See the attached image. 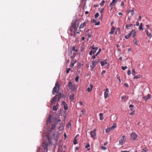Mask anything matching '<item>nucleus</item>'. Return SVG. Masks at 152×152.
Masks as SVG:
<instances>
[{
	"label": "nucleus",
	"mask_w": 152,
	"mask_h": 152,
	"mask_svg": "<svg viewBox=\"0 0 152 152\" xmlns=\"http://www.w3.org/2000/svg\"><path fill=\"white\" fill-rule=\"evenodd\" d=\"M104 1L103 0L100 3V4L101 6H102L104 4Z\"/></svg>",
	"instance_id": "nucleus-44"
},
{
	"label": "nucleus",
	"mask_w": 152,
	"mask_h": 152,
	"mask_svg": "<svg viewBox=\"0 0 152 152\" xmlns=\"http://www.w3.org/2000/svg\"><path fill=\"white\" fill-rule=\"evenodd\" d=\"M126 139L125 136L124 135L122 136L119 141V143L121 145H123L125 142Z\"/></svg>",
	"instance_id": "nucleus-7"
},
{
	"label": "nucleus",
	"mask_w": 152,
	"mask_h": 152,
	"mask_svg": "<svg viewBox=\"0 0 152 152\" xmlns=\"http://www.w3.org/2000/svg\"><path fill=\"white\" fill-rule=\"evenodd\" d=\"M58 109V107H57V106H54L53 107L52 110L53 111H56Z\"/></svg>",
	"instance_id": "nucleus-25"
},
{
	"label": "nucleus",
	"mask_w": 152,
	"mask_h": 152,
	"mask_svg": "<svg viewBox=\"0 0 152 152\" xmlns=\"http://www.w3.org/2000/svg\"><path fill=\"white\" fill-rule=\"evenodd\" d=\"M60 87L58 85V82L56 83L55 87L53 88V94H55V93H58V91Z\"/></svg>",
	"instance_id": "nucleus-3"
},
{
	"label": "nucleus",
	"mask_w": 152,
	"mask_h": 152,
	"mask_svg": "<svg viewBox=\"0 0 152 152\" xmlns=\"http://www.w3.org/2000/svg\"><path fill=\"white\" fill-rule=\"evenodd\" d=\"M75 54L74 53L73 54V56H72L71 57V58L72 59H74L75 58Z\"/></svg>",
	"instance_id": "nucleus-50"
},
{
	"label": "nucleus",
	"mask_w": 152,
	"mask_h": 152,
	"mask_svg": "<svg viewBox=\"0 0 152 152\" xmlns=\"http://www.w3.org/2000/svg\"><path fill=\"white\" fill-rule=\"evenodd\" d=\"M101 149L102 150H105L107 149V148L106 147H104V146H102L101 148Z\"/></svg>",
	"instance_id": "nucleus-40"
},
{
	"label": "nucleus",
	"mask_w": 152,
	"mask_h": 152,
	"mask_svg": "<svg viewBox=\"0 0 152 152\" xmlns=\"http://www.w3.org/2000/svg\"><path fill=\"white\" fill-rule=\"evenodd\" d=\"M73 143H74V144H75V145L77 144V141L76 140V138H74V141H73Z\"/></svg>",
	"instance_id": "nucleus-34"
},
{
	"label": "nucleus",
	"mask_w": 152,
	"mask_h": 152,
	"mask_svg": "<svg viewBox=\"0 0 152 152\" xmlns=\"http://www.w3.org/2000/svg\"><path fill=\"white\" fill-rule=\"evenodd\" d=\"M130 13L131 15L133 16L134 14V10H132L130 11Z\"/></svg>",
	"instance_id": "nucleus-33"
},
{
	"label": "nucleus",
	"mask_w": 152,
	"mask_h": 152,
	"mask_svg": "<svg viewBox=\"0 0 152 152\" xmlns=\"http://www.w3.org/2000/svg\"><path fill=\"white\" fill-rule=\"evenodd\" d=\"M72 50L74 51H75L77 52L78 51V50L77 49H76L75 46H74L72 48Z\"/></svg>",
	"instance_id": "nucleus-32"
},
{
	"label": "nucleus",
	"mask_w": 152,
	"mask_h": 152,
	"mask_svg": "<svg viewBox=\"0 0 152 152\" xmlns=\"http://www.w3.org/2000/svg\"><path fill=\"white\" fill-rule=\"evenodd\" d=\"M61 98V94L59 93L58 94L54 96L52 100L51 101V104L53 103H55L58 99V101H59Z\"/></svg>",
	"instance_id": "nucleus-2"
},
{
	"label": "nucleus",
	"mask_w": 152,
	"mask_h": 152,
	"mask_svg": "<svg viewBox=\"0 0 152 152\" xmlns=\"http://www.w3.org/2000/svg\"><path fill=\"white\" fill-rule=\"evenodd\" d=\"M147 97L148 99H150L151 98V95L150 94H148Z\"/></svg>",
	"instance_id": "nucleus-47"
},
{
	"label": "nucleus",
	"mask_w": 152,
	"mask_h": 152,
	"mask_svg": "<svg viewBox=\"0 0 152 152\" xmlns=\"http://www.w3.org/2000/svg\"><path fill=\"white\" fill-rule=\"evenodd\" d=\"M99 62V60H94L92 61V66H93V68H94V67L96 66Z\"/></svg>",
	"instance_id": "nucleus-9"
},
{
	"label": "nucleus",
	"mask_w": 152,
	"mask_h": 152,
	"mask_svg": "<svg viewBox=\"0 0 152 152\" xmlns=\"http://www.w3.org/2000/svg\"><path fill=\"white\" fill-rule=\"evenodd\" d=\"M142 151H143L146 152L148 151V149L146 148H144L142 150Z\"/></svg>",
	"instance_id": "nucleus-48"
},
{
	"label": "nucleus",
	"mask_w": 152,
	"mask_h": 152,
	"mask_svg": "<svg viewBox=\"0 0 152 152\" xmlns=\"http://www.w3.org/2000/svg\"><path fill=\"white\" fill-rule=\"evenodd\" d=\"M135 72L134 69H132V74L134 76H135Z\"/></svg>",
	"instance_id": "nucleus-37"
},
{
	"label": "nucleus",
	"mask_w": 152,
	"mask_h": 152,
	"mask_svg": "<svg viewBox=\"0 0 152 152\" xmlns=\"http://www.w3.org/2000/svg\"><path fill=\"white\" fill-rule=\"evenodd\" d=\"M126 95L124 96L121 98V100H124L125 99H126Z\"/></svg>",
	"instance_id": "nucleus-38"
},
{
	"label": "nucleus",
	"mask_w": 152,
	"mask_h": 152,
	"mask_svg": "<svg viewBox=\"0 0 152 152\" xmlns=\"http://www.w3.org/2000/svg\"><path fill=\"white\" fill-rule=\"evenodd\" d=\"M90 146V144H89V143H88L87 144L86 146H85V148H89Z\"/></svg>",
	"instance_id": "nucleus-42"
},
{
	"label": "nucleus",
	"mask_w": 152,
	"mask_h": 152,
	"mask_svg": "<svg viewBox=\"0 0 152 152\" xmlns=\"http://www.w3.org/2000/svg\"><path fill=\"white\" fill-rule=\"evenodd\" d=\"M70 70H71V69L69 68L66 69V73L67 74L68 73Z\"/></svg>",
	"instance_id": "nucleus-41"
},
{
	"label": "nucleus",
	"mask_w": 152,
	"mask_h": 152,
	"mask_svg": "<svg viewBox=\"0 0 152 152\" xmlns=\"http://www.w3.org/2000/svg\"><path fill=\"white\" fill-rule=\"evenodd\" d=\"M79 77L78 76L75 78V80L77 83L78 82Z\"/></svg>",
	"instance_id": "nucleus-39"
},
{
	"label": "nucleus",
	"mask_w": 152,
	"mask_h": 152,
	"mask_svg": "<svg viewBox=\"0 0 152 152\" xmlns=\"http://www.w3.org/2000/svg\"><path fill=\"white\" fill-rule=\"evenodd\" d=\"M120 29L119 28H118L117 29H116V31H118V32H119L120 31Z\"/></svg>",
	"instance_id": "nucleus-53"
},
{
	"label": "nucleus",
	"mask_w": 152,
	"mask_h": 152,
	"mask_svg": "<svg viewBox=\"0 0 152 152\" xmlns=\"http://www.w3.org/2000/svg\"><path fill=\"white\" fill-rule=\"evenodd\" d=\"M51 115H49L48 118L47 119L46 121L47 124H50L51 123Z\"/></svg>",
	"instance_id": "nucleus-14"
},
{
	"label": "nucleus",
	"mask_w": 152,
	"mask_h": 152,
	"mask_svg": "<svg viewBox=\"0 0 152 152\" xmlns=\"http://www.w3.org/2000/svg\"><path fill=\"white\" fill-rule=\"evenodd\" d=\"M74 94H72L70 95V98L71 99L72 101H73L74 99Z\"/></svg>",
	"instance_id": "nucleus-26"
},
{
	"label": "nucleus",
	"mask_w": 152,
	"mask_h": 152,
	"mask_svg": "<svg viewBox=\"0 0 152 152\" xmlns=\"http://www.w3.org/2000/svg\"><path fill=\"white\" fill-rule=\"evenodd\" d=\"M145 31L146 32V34L148 37L149 38H151L152 36L151 34L150 33H149L148 30L147 29H145Z\"/></svg>",
	"instance_id": "nucleus-11"
},
{
	"label": "nucleus",
	"mask_w": 152,
	"mask_h": 152,
	"mask_svg": "<svg viewBox=\"0 0 152 152\" xmlns=\"http://www.w3.org/2000/svg\"><path fill=\"white\" fill-rule=\"evenodd\" d=\"M143 99L145 100L146 101H147V99H148V98H147V97L146 96H144L143 97Z\"/></svg>",
	"instance_id": "nucleus-49"
},
{
	"label": "nucleus",
	"mask_w": 152,
	"mask_h": 152,
	"mask_svg": "<svg viewBox=\"0 0 152 152\" xmlns=\"http://www.w3.org/2000/svg\"><path fill=\"white\" fill-rule=\"evenodd\" d=\"M103 8L101 9H100V12L101 13V18H102V12L103 11Z\"/></svg>",
	"instance_id": "nucleus-28"
},
{
	"label": "nucleus",
	"mask_w": 152,
	"mask_h": 152,
	"mask_svg": "<svg viewBox=\"0 0 152 152\" xmlns=\"http://www.w3.org/2000/svg\"><path fill=\"white\" fill-rule=\"evenodd\" d=\"M62 104H63L64 106V108L65 110H67L68 109V106L67 104L65 103V102L63 101L62 102Z\"/></svg>",
	"instance_id": "nucleus-12"
},
{
	"label": "nucleus",
	"mask_w": 152,
	"mask_h": 152,
	"mask_svg": "<svg viewBox=\"0 0 152 152\" xmlns=\"http://www.w3.org/2000/svg\"><path fill=\"white\" fill-rule=\"evenodd\" d=\"M134 111H132V112L131 113H130L129 114L130 115H134Z\"/></svg>",
	"instance_id": "nucleus-51"
},
{
	"label": "nucleus",
	"mask_w": 152,
	"mask_h": 152,
	"mask_svg": "<svg viewBox=\"0 0 152 152\" xmlns=\"http://www.w3.org/2000/svg\"><path fill=\"white\" fill-rule=\"evenodd\" d=\"M101 50L100 48L99 49L98 52H97V53H96V56H97L99 54V53L101 51Z\"/></svg>",
	"instance_id": "nucleus-43"
},
{
	"label": "nucleus",
	"mask_w": 152,
	"mask_h": 152,
	"mask_svg": "<svg viewBox=\"0 0 152 152\" xmlns=\"http://www.w3.org/2000/svg\"><path fill=\"white\" fill-rule=\"evenodd\" d=\"M77 21L75 20L73 21L72 23V25L71 26L72 28L75 29L74 32L76 34H78L79 33V32H77L76 29H75L76 28V25H77Z\"/></svg>",
	"instance_id": "nucleus-5"
},
{
	"label": "nucleus",
	"mask_w": 152,
	"mask_h": 152,
	"mask_svg": "<svg viewBox=\"0 0 152 152\" xmlns=\"http://www.w3.org/2000/svg\"><path fill=\"white\" fill-rule=\"evenodd\" d=\"M107 93H108L109 92V90L108 88H107L105 90V91Z\"/></svg>",
	"instance_id": "nucleus-57"
},
{
	"label": "nucleus",
	"mask_w": 152,
	"mask_h": 152,
	"mask_svg": "<svg viewBox=\"0 0 152 152\" xmlns=\"http://www.w3.org/2000/svg\"><path fill=\"white\" fill-rule=\"evenodd\" d=\"M105 72H106V71L105 70H103L101 73V75H102L103 74L105 73Z\"/></svg>",
	"instance_id": "nucleus-52"
},
{
	"label": "nucleus",
	"mask_w": 152,
	"mask_h": 152,
	"mask_svg": "<svg viewBox=\"0 0 152 152\" xmlns=\"http://www.w3.org/2000/svg\"><path fill=\"white\" fill-rule=\"evenodd\" d=\"M99 24H100V23H99V22H97V23H96L95 24V25H99Z\"/></svg>",
	"instance_id": "nucleus-61"
},
{
	"label": "nucleus",
	"mask_w": 152,
	"mask_h": 152,
	"mask_svg": "<svg viewBox=\"0 0 152 152\" xmlns=\"http://www.w3.org/2000/svg\"><path fill=\"white\" fill-rule=\"evenodd\" d=\"M68 87L70 88L71 89H72L73 91H75L76 89L75 88V86L73 84L72 82L71 81H69L68 84Z\"/></svg>",
	"instance_id": "nucleus-4"
},
{
	"label": "nucleus",
	"mask_w": 152,
	"mask_h": 152,
	"mask_svg": "<svg viewBox=\"0 0 152 152\" xmlns=\"http://www.w3.org/2000/svg\"><path fill=\"white\" fill-rule=\"evenodd\" d=\"M131 32H132V34H133V37H134L136 36V32L135 30H133Z\"/></svg>",
	"instance_id": "nucleus-18"
},
{
	"label": "nucleus",
	"mask_w": 152,
	"mask_h": 152,
	"mask_svg": "<svg viewBox=\"0 0 152 152\" xmlns=\"http://www.w3.org/2000/svg\"><path fill=\"white\" fill-rule=\"evenodd\" d=\"M116 1H117V0H113L112 2L110 4V7H111L114 6L116 3Z\"/></svg>",
	"instance_id": "nucleus-16"
},
{
	"label": "nucleus",
	"mask_w": 152,
	"mask_h": 152,
	"mask_svg": "<svg viewBox=\"0 0 152 152\" xmlns=\"http://www.w3.org/2000/svg\"><path fill=\"white\" fill-rule=\"evenodd\" d=\"M107 59H106L105 60H104L103 61H102L100 62V63L101 64V65L102 66H104V65L107 64Z\"/></svg>",
	"instance_id": "nucleus-10"
},
{
	"label": "nucleus",
	"mask_w": 152,
	"mask_h": 152,
	"mask_svg": "<svg viewBox=\"0 0 152 152\" xmlns=\"http://www.w3.org/2000/svg\"><path fill=\"white\" fill-rule=\"evenodd\" d=\"M131 138L133 140H135L137 137V135L134 132H132L130 134Z\"/></svg>",
	"instance_id": "nucleus-8"
},
{
	"label": "nucleus",
	"mask_w": 152,
	"mask_h": 152,
	"mask_svg": "<svg viewBox=\"0 0 152 152\" xmlns=\"http://www.w3.org/2000/svg\"><path fill=\"white\" fill-rule=\"evenodd\" d=\"M118 15H122V13L121 12H119L118 13Z\"/></svg>",
	"instance_id": "nucleus-64"
},
{
	"label": "nucleus",
	"mask_w": 152,
	"mask_h": 152,
	"mask_svg": "<svg viewBox=\"0 0 152 152\" xmlns=\"http://www.w3.org/2000/svg\"><path fill=\"white\" fill-rule=\"evenodd\" d=\"M131 35H132V32H130L129 34L125 36V38L126 39H128Z\"/></svg>",
	"instance_id": "nucleus-20"
},
{
	"label": "nucleus",
	"mask_w": 152,
	"mask_h": 152,
	"mask_svg": "<svg viewBox=\"0 0 152 152\" xmlns=\"http://www.w3.org/2000/svg\"><path fill=\"white\" fill-rule=\"evenodd\" d=\"M127 68V66H122L121 67V69L123 70H125Z\"/></svg>",
	"instance_id": "nucleus-36"
},
{
	"label": "nucleus",
	"mask_w": 152,
	"mask_h": 152,
	"mask_svg": "<svg viewBox=\"0 0 152 152\" xmlns=\"http://www.w3.org/2000/svg\"><path fill=\"white\" fill-rule=\"evenodd\" d=\"M97 56H96V55H93L92 57V59H95L96 58V57Z\"/></svg>",
	"instance_id": "nucleus-54"
},
{
	"label": "nucleus",
	"mask_w": 152,
	"mask_h": 152,
	"mask_svg": "<svg viewBox=\"0 0 152 152\" xmlns=\"http://www.w3.org/2000/svg\"><path fill=\"white\" fill-rule=\"evenodd\" d=\"M86 23L87 22H86V21L84 22L83 23H82L79 27V28L80 29L83 28L85 26H86Z\"/></svg>",
	"instance_id": "nucleus-13"
},
{
	"label": "nucleus",
	"mask_w": 152,
	"mask_h": 152,
	"mask_svg": "<svg viewBox=\"0 0 152 152\" xmlns=\"http://www.w3.org/2000/svg\"><path fill=\"white\" fill-rule=\"evenodd\" d=\"M93 87V85L91 84H90L89 86V87L87 89V90L89 92H90L92 90V88Z\"/></svg>",
	"instance_id": "nucleus-17"
},
{
	"label": "nucleus",
	"mask_w": 152,
	"mask_h": 152,
	"mask_svg": "<svg viewBox=\"0 0 152 152\" xmlns=\"http://www.w3.org/2000/svg\"><path fill=\"white\" fill-rule=\"evenodd\" d=\"M98 49V47H96L94 48V50H96Z\"/></svg>",
	"instance_id": "nucleus-60"
},
{
	"label": "nucleus",
	"mask_w": 152,
	"mask_h": 152,
	"mask_svg": "<svg viewBox=\"0 0 152 152\" xmlns=\"http://www.w3.org/2000/svg\"><path fill=\"white\" fill-rule=\"evenodd\" d=\"M99 15V13H96V14L95 15L94 17L96 19L98 17Z\"/></svg>",
	"instance_id": "nucleus-35"
},
{
	"label": "nucleus",
	"mask_w": 152,
	"mask_h": 152,
	"mask_svg": "<svg viewBox=\"0 0 152 152\" xmlns=\"http://www.w3.org/2000/svg\"><path fill=\"white\" fill-rule=\"evenodd\" d=\"M89 54L90 55H91L93 54V52L92 50H90L89 52Z\"/></svg>",
	"instance_id": "nucleus-45"
},
{
	"label": "nucleus",
	"mask_w": 152,
	"mask_h": 152,
	"mask_svg": "<svg viewBox=\"0 0 152 152\" xmlns=\"http://www.w3.org/2000/svg\"><path fill=\"white\" fill-rule=\"evenodd\" d=\"M133 26V25L132 24H130L129 25H126V28L127 29H129V27L132 28Z\"/></svg>",
	"instance_id": "nucleus-19"
},
{
	"label": "nucleus",
	"mask_w": 152,
	"mask_h": 152,
	"mask_svg": "<svg viewBox=\"0 0 152 152\" xmlns=\"http://www.w3.org/2000/svg\"><path fill=\"white\" fill-rule=\"evenodd\" d=\"M56 124H52V127L51 128V130L54 129L56 127Z\"/></svg>",
	"instance_id": "nucleus-27"
},
{
	"label": "nucleus",
	"mask_w": 152,
	"mask_h": 152,
	"mask_svg": "<svg viewBox=\"0 0 152 152\" xmlns=\"http://www.w3.org/2000/svg\"><path fill=\"white\" fill-rule=\"evenodd\" d=\"M124 86H126V87H129V85L127 83H124Z\"/></svg>",
	"instance_id": "nucleus-56"
},
{
	"label": "nucleus",
	"mask_w": 152,
	"mask_h": 152,
	"mask_svg": "<svg viewBox=\"0 0 152 152\" xmlns=\"http://www.w3.org/2000/svg\"><path fill=\"white\" fill-rule=\"evenodd\" d=\"M95 47H94V45H92V46L91 47V49L92 50H94V48Z\"/></svg>",
	"instance_id": "nucleus-59"
},
{
	"label": "nucleus",
	"mask_w": 152,
	"mask_h": 152,
	"mask_svg": "<svg viewBox=\"0 0 152 152\" xmlns=\"http://www.w3.org/2000/svg\"><path fill=\"white\" fill-rule=\"evenodd\" d=\"M61 121V119H58L57 120V122H60Z\"/></svg>",
	"instance_id": "nucleus-63"
},
{
	"label": "nucleus",
	"mask_w": 152,
	"mask_h": 152,
	"mask_svg": "<svg viewBox=\"0 0 152 152\" xmlns=\"http://www.w3.org/2000/svg\"><path fill=\"white\" fill-rule=\"evenodd\" d=\"M129 107L130 108V110L132 111L134 109V106L133 105L131 104L129 105Z\"/></svg>",
	"instance_id": "nucleus-30"
},
{
	"label": "nucleus",
	"mask_w": 152,
	"mask_h": 152,
	"mask_svg": "<svg viewBox=\"0 0 152 152\" xmlns=\"http://www.w3.org/2000/svg\"><path fill=\"white\" fill-rule=\"evenodd\" d=\"M87 35H88V38H90L91 37V34H88Z\"/></svg>",
	"instance_id": "nucleus-55"
},
{
	"label": "nucleus",
	"mask_w": 152,
	"mask_h": 152,
	"mask_svg": "<svg viewBox=\"0 0 152 152\" xmlns=\"http://www.w3.org/2000/svg\"><path fill=\"white\" fill-rule=\"evenodd\" d=\"M131 74V71L130 70H129L127 72V74L128 75H130Z\"/></svg>",
	"instance_id": "nucleus-46"
},
{
	"label": "nucleus",
	"mask_w": 152,
	"mask_h": 152,
	"mask_svg": "<svg viewBox=\"0 0 152 152\" xmlns=\"http://www.w3.org/2000/svg\"><path fill=\"white\" fill-rule=\"evenodd\" d=\"M124 5V3L123 2H121V6H123Z\"/></svg>",
	"instance_id": "nucleus-62"
},
{
	"label": "nucleus",
	"mask_w": 152,
	"mask_h": 152,
	"mask_svg": "<svg viewBox=\"0 0 152 152\" xmlns=\"http://www.w3.org/2000/svg\"><path fill=\"white\" fill-rule=\"evenodd\" d=\"M142 76L141 75L139 74L137 76H135L134 77V79H137L141 77Z\"/></svg>",
	"instance_id": "nucleus-22"
},
{
	"label": "nucleus",
	"mask_w": 152,
	"mask_h": 152,
	"mask_svg": "<svg viewBox=\"0 0 152 152\" xmlns=\"http://www.w3.org/2000/svg\"><path fill=\"white\" fill-rule=\"evenodd\" d=\"M112 130L110 128L107 129L105 131L107 133L109 132H110V131H111Z\"/></svg>",
	"instance_id": "nucleus-29"
},
{
	"label": "nucleus",
	"mask_w": 152,
	"mask_h": 152,
	"mask_svg": "<svg viewBox=\"0 0 152 152\" xmlns=\"http://www.w3.org/2000/svg\"><path fill=\"white\" fill-rule=\"evenodd\" d=\"M116 127V124H114L113 125L110 127L112 130L115 128Z\"/></svg>",
	"instance_id": "nucleus-31"
},
{
	"label": "nucleus",
	"mask_w": 152,
	"mask_h": 152,
	"mask_svg": "<svg viewBox=\"0 0 152 152\" xmlns=\"http://www.w3.org/2000/svg\"><path fill=\"white\" fill-rule=\"evenodd\" d=\"M99 119L101 121H102L103 120L102 116L103 115V114L102 113H100L99 114Z\"/></svg>",
	"instance_id": "nucleus-24"
},
{
	"label": "nucleus",
	"mask_w": 152,
	"mask_h": 152,
	"mask_svg": "<svg viewBox=\"0 0 152 152\" xmlns=\"http://www.w3.org/2000/svg\"><path fill=\"white\" fill-rule=\"evenodd\" d=\"M115 29V28L113 26H112L111 29V31L110 32L109 34L110 35L113 34L114 32Z\"/></svg>",
	"instance_id": "nucleus-15"
},
{
	"label": "nucleus",
	"mask_w": 152,
	"mask_h": 152,
	"mask_svg": "<svg viewBox=\"0 0 152 152\" xmlns=\"http://www.w3.org/2000/svg\"><path fill=\"white\" fill-rule=\"evenodd\" d=\"M51 143L49 137H47V139L42 142L41 148L37 152H47L48 146L51 144Z\"/></svg>",
	"instance_id": "nucleus-1"
},
{
	"label": "nucleus",
	"mask_w": 152,
	"mask_h": 152,
	"mask_svg": "<svg viewBox=\"0 0 152 152\" xmlns=\"http://www.w3.org/2000/svg\"><path fill=\"white\" fill-rule=\"evenodd\" d=\"M143 24L142 23H140V26H139L138 29L140 30H143V28H142Z\"/></svg>",
	"instance_id": "nucleus-21"
},
{
	"label": "nucleus",
	"mask_w": 152,
	"mask_h": 152,
	"mask_svg": "<svg viewBox=\"0 0 152 152\" xmlns=\"http://www.w3.org/2000/svg\"><path fill=\"white\" fill-rule=\"evenodd\" d=\"M139 25V23L138 21H137L136 23V26H138Z\"/></svg>",
	"instance_id": "nucleus-58"
},
{
	"label": "nucleus",
	"mask_w": 152,
	"mask_h": 152,
	"mask_svg": "<svg viewBox=\"0 0 152 152\" xmlns=\"http://www.w3.org/2000/svg\"><path fill=\"white\" fill-rule=\"evenodd\" d=\"M109 96L108 94V93L106 92H104V97L105 99L107 98Z\"/></svg>",
	"instance_id": "nucleus-23"
},
{
	"label": "nucleus",
	"mask_w": 152,
	"mask_h": 152,
	"mask_svg": "<svg viewBox=\"0 0 152 152\" xmlns=\"http://www.w3.org/2000/svg\"><path fill=\"white\" fill-rule=\"evenodd\" d=\"M96 130L94 129L92 131H91L90 133L91 137L94 139L95 138L96 136Z\"/></svg>",
	"instance_id": "nucleus-6"
}]
</instances>
